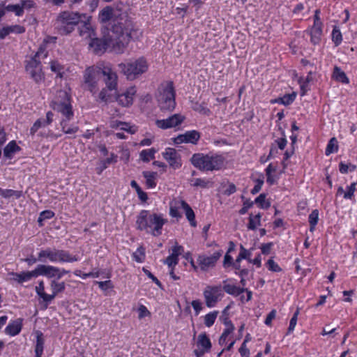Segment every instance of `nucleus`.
Segmentation results:
<instances>
[{
  "mask_svg": "<svg viewBox=\"0 0 357 357\" xmlns=\"http://www.w3.org/2000/svg\"><path fill=\"white\" fill-rule=\"evenodd\" d=\"M98 20L102 24L111 21V28L107 31H112L113 34L132 36L133 24L126 11L107 6L100 11Z\"/></svg>",
  "mask_w": 357,
  "mask_h": 357,
  "instance_id": "f257e3e1",
  "label": "nucleus"
},
{
  "mask_svg": "<svg viewBox=\"0 0 357 357\" xmlns=\"http://www.w3.org/2000/svg\"><path fill=\"white\" fill-rule=\"evenodd\" d=\"M101 76L104 77V81L107 89L116 90L117 85V75L109 66L103 67L92 66L88 67L84 73V82L85 88L92 93H95L98 89V82Z\"/></svg>",
  "mask_w": 357,
  "mask_h": 357,
  "instance_id": "f03ea898",
  "label": "nucleus"
},
{
  "mask_svg": "<svg viewBox=\"0 0 357 357\" xmlns=\"http://www.w3.org/2000/svg\"><path fill=\"white\" fill-rule=\"evenodd\" d=\"M132 36L123 34H113L107 31L102 38H95L91 40L89 47L96 54H103L107 49L116 54H122Z\"/></svg>",
  "mask_w": 357,
  "mask_h": 357,
  "instance_id": "7ed1b4c3",
  "label": "nucleus"
},
{
  "mask_svg": "<svg viewBox=\"0 0 357 357\" xmlns=\"http://www.w3.org/2000/svg\"><path fill=\"white\" fill-rule=\"evenodd\" d=\"M46 259H49L51 262L72 263L78 261L79 257L76 255H70L67 250L47 248L45 250H41L38 252V258L31 256L24 259V261L29 266H31L38 261L45 262Z\"/></svg>",
  "mask_w": 357,
  "mask_h": 357,
  "instance_id": "20e7f679",
  "label": "nucleus"
},
{
  "mask_svg": "<svg viewBox=\"0 0 357 357\" xmlns=\"http://www.w3.org/2000/svg\"><path fill=\"white\" fill-rule=\"evenodd\" d=\"M166 222L160 215L150 214L148 211L142 210L137 216L136 224L138 229L148 231L150 229L152 234L157 236L162 234V228Z\"/></svg>",
  "mask_w": 357,
  "mask_h": 357,
  "instance_id": "39448f33",
  "label": "nucleus"
},
{
  "mask_svg": "<svg viewBox=\"0 0 357 357\" xmlns=\"http://www.w3.org/2000/svg\"><path fill=\"white\" fill-rule=\"evenodd\" d=\"M191 163L201 171H213L220 169L225 158L218 154L195 153L190 159Z\"/></svg>",
  "mask_w": 357,
  "mask_h": 357,
  "instance_id": "423d86ee",
  "label": "nucleus"
},
{
  "mask_svg": "<svg viewBox=\"0 0 357 357\" xmlns=\"http://www.w3.org/2000/svg\"><path fill=\"white\" fill-rule=\"evenodd\" d=\"M82 20V15L78 12L65 10L61 12L56 20V29L61 35L72 33L75 26Z\"/></svg>",
  "mask_w": 357,
  "mask_h": 357,
  "instance_id": "0eeeda50",
  "label": "nucleus"
},
{
  "mask_svg": "<svg viewBox=\"0 0 357 357\" xmlns=\"http://www.w3.org/2000/svg\"><path fill=\"white\" fill-rule=\"evenodd\" d=\"M50 106L53 110L61 113L63 119H72L74 116L70 96L65 91H58Z\"/></svg>",
  "mask_w": 357,
  "mask_h": 357,
  "instance_id": "6e6552de",
  "label": "nucleus"
},
{
  "mask_svg": "<svg viewBox=\"0 0 357 357\" xmlns=\"http://www.w3.org/2000/svg\"><path fill=\"white\" fill-rule=\"evenodd\" d=\"M121 71L130 80L135 79L138 75L145 73L148 69V64L145 59L139 58L134 61L127 63L119 64Z\"/></svg>",
  "mask_w": 357,
  "mask_h": 357,
  "instance_id": "1a4fd4ad",
  "label": "nucleus"
},
{
  "mask_svg": "<svg viewBox=\"0 0 357 357\" xmlns=\"http://www.w3.org/2000/svg\"><path fill=\"white\" fill-rule=\"evenodd\" d=\"M157 99L161 110L172 111L175 108V91L172 82H169L159 91Z\"/></svg>",
  "mask_w": 357,
  "mask_h": 357,
  "instance_id": "9d476101",
  "label": "nucleus"
},
{
  "mask_svg": "<svg viewBox=\"0 0 357 357\" xmlns=\"http://www.w3.org/2000/svg\"><path fill=\"white\" fill-rule=\"evenodd\" d=\"M39 52H38L26 64V70L31 77L39 83L44 79V74L42 72L41 62L38 59Z\"/></svg>",
  "mask_w": 357,
  "mask_h": 357,
  "instance_id": "9b49d317",
  "label": "nucleus"
},
{
  "mask_svg": "<svg viewBox=\"0 0 357 357\" xmlns=\"http://www.w3.org/2000/svg\"><path fill=\"white\" fill-rule=\"evenodd\" d=\"M203 295L208 307H214L224 296L220 285L207 286L204 290Z\"/></svg>",
  "mask_w": 357,
  "mask_h": 357,
  "instance_id": "f8f14e48",
  "label": "nucleus"
},
{
  "mask_svg": "<svg viewBox=\"0 0 357 357\" xmlns=\"http://www.w3.org/2000/svg\"><path fill=\"white\" fill-rule=\"evenodd\" d=\"M223 252L222 250L215 251L211 256L206 255H199L197 259V263L202 271H207L208 269L213 268L218 260L222 256Z\"/></svg>",
  "mask_w": 357,
  "mask_h": 357,
  "instance_id": "ddd939ff",
  "label": "nucleus"
},
{
  "mask_svg": "<svg viewBox=\"0 0 357 357\" xmlns=\"http://www.w3.org/2000/svg\"><path fill=\"white\" fill-rule=\"evenodd\" d=\"M184 120V116L181 114H175L165 119L156 120L155 125L160 129L167 130L181 124Z\"/></svg>",
  "mask_w": 357,
  "mask_h": 357,
  "instance_id": "4468645a",
  "label": "nucleus"
},
{
  "mask_svg": "<svg viewBox=\"0 0 357 357\" xmlns=\"http://www.w3.org/2000/svg\"><path fill=\"white\" fill-rule=\"evenodd\" d=\"M163 158L168 162L174 169L180 168L182 165L180 154L173 148H167L162 153Z\"/></svg>",
  "mask_w": 357,
  "mask_h": 357,
  "instance_id": "2eb2a0df",
  "label": "nucleus"
},
{
  "mask_svg": "<svg viewBox=\"0 0 357 357\" xmlns=\"http://www.w3.org/2000/svg\"><path fill=\"white\" fill-rule=\"evenodd\" d=\"M199 138L200 133L198 131L190 130L174 138V142L176 144H179L181 143H191L196 144Z\"/></svg>",
  "mask_w": 357,
  "mask_h": 357,
  "instance_id": "dca6fc26",
  "label": "nucleus"
},
{
  "mask_svg": "<svg viewBox=\"0 0 357 357\" xmlns=\"http://www.w3.org/2000/svg\"><path fill=\"white\" fill-rule=\"evenodd\" d=\"M135 87H130L121 94H116L115 99L123 107H129L132 104L133 96L136 93Z\"/></svg>",
  "mask_w": 357,
  "mask_h": 357,
  "instance_id": "f3484780",
  "label": "nucleus"
},
{
  "mask_svg": "<svg viewBox=\"0 0 357 357\" xmlns=\"http://www.w3.org/2000/svg\"><path fill=\"white\" fill-rule=\"evenodd\" d=\"M36 270L31 271H22L20 273L10 272L8 275L10 276V280L17 282L19 284H22L24 282L31 280L33 278H36Z\"/></svg>",
  "mask_w": 357,
  "mask_h": 357,
  "instance_id": "a211bd4d",
  "label": "nucleus"
},
{
  "mask_svg": "<svg viewBox=\"0 0 357 357\" xmlns=\"http://www.w3.org/2000/svg\"><path fill=\"white\" fill-rule=\"evenodd\" d=\"M36 277L45 276L47 278H54L55 271H58V267L50 265L39 264L35 268Z\"/></svg>",
  "mask_w": 357,
  "mask_h": 357,
  "instance_id": "6ab92c4d",
  "label": "nucleus"
},
{
  "mask_svg": "<svg viewBox=\"0 0 357 357\" xmlns=\"http://www.w3.org/2000/svg\"><path fill=\"white\" fill-rule=\"evenodd\" d=\"M22 328V319H17L8 324L5 328L6 334L15 336L18 335Z\"/></svg>",
  "mask_w": 357,
  "mask_h": 357,
  "instance_id": "aec40b11",
  "label": "nucleus"
},
{
  "mask_svg": "<svg viewBox=\"0 0 357 357\" xmlns=\"http://www.w3.org/2000/svg\"><path fill=\"white\" fill-rule=\"evenodd\" d=\"M180 206L184 210L186 218L189 221L190 225L194 227H196L197 222L195 221V215L190 205L185 201L181 200Z\"/></svg>",
  "mask_w": 357,
  "mask_h": 357,
  "instance_id": "412c9836",
  "label": "nucleus"
},
{
  "mask_svg": "<svg viewBox=\"0 0 357 357\" xmlns=\"http://www.w3.org/2000/svg\"><path fill=\"white\" fill-rule=\"evenodd\" d=\"M296 96V93L295 92H293L292 93L285 94L282 97H279L278 98L271 100V103H278L284 105L285 106H288L294 101Z\"/></svg>",
  "mask_w": 357,
  "mask_h": 357,
  "instance_id": "4be33fe9",
  "label": "nucleus"
},
{
  "mask_svg": "<svg viewBox=\"0 0 357 357\" xmlns=\"http://www.w3.org/2000/svg\"><path fill=\"white\" fill-rule=\"evenodd\" d=\"M45 340L42 332H36V343L35 347V357H41L43 353Z\"/></svg>",
  "mask_w": 357,
  "mask_h": 357,
  "instance_id": "5701e85b",
  "label": "nucleus"
},
{
  "mask_svg": "<svg viewBox=\"0 0 357 357\" xmlns=\"http://www.w3.org/2000/svg\"><path fill=\"white\" fill-rule=\"evenodd\" d=\"M45 286L43 281H40L38 285L36 287V291L37 294L43 299V301L47 305L54 299V296H50L45 292Z\"/></svg>",
  "mask_w": 357,
  "mask_h": 357,
  "instance_id": "b1692460",
  "label": "nucleus"
},
{
  "mask_svg": "<svg viewBox=\"0 0 357 357\" xmlns=\"http://www.w3.org/2000/svg\"><path fill=\"white\" fill-rule=\"evenodd\" d=\"M21 150V148L16 144L15 140L10 141L3 149L4 157L7 158H12L13 154L15 152H18Z\"/></svg>",
  "mask_w": 357,
  "mask_h": 357,
  "instance_id": "393cba45",
  "label": "nucleus"
},
{
  "mask_svg": "<svg viewBox=\"0 0 357 357\" xmlns=\"http://www.w3.org/2000/svg\"><path fill=\"white\" fill-rule=\"evenodd\" d=\"M117 162V155L114 153H111L109 158L102 160L100 162L99 166L96 167V172L100 174L104 169H105L109 165L116 163Z\"/></svg>",
  "mask_w": 357,
  "mask_h": 357,
  "instance_id": "a878e982",
  "label": "nucleus"
},
{
  "mask_svg": "<svg viewBox=\"0 0 357 357\" xmlns=\"http://www.w3.org/2000/svg\"><path fill=\"white\" fill-rule=\"evenodd\" d=\"M142 175L146 179V185L148 188H153L156 186L157 172L144 171Z\"/></svg>",
  "mask_w": 357,
  "mask_h": 357,
  "instance_id": "bb28decb",
  "label": "nucleus"
},
{
  "mask_svg": "<svg viewBox=\"0 0 357 357\" xmlns=\"http://www.w3.org/2000/svg\"><path fill=\"white\" fill-rule=\"evenodd\" d=\"M322 34V25L313 24L310 30L311 42L314 44H318L321 40Z\"/></svg>",
  "mask_w": 357,
  "mask_h": 357,
  "instance_id": "cd10ccee",
  "label": "nucleus"
},
{
  "mask_svg": "<svg viewBox=\"0 0 357 357\" xmlns=\"http://www.w3.org/2000/svg\"><path fill=\"white\" fill-rule=\"evenodd\" d=\"M50 287L52 291L50 296H54V298L57 294L65 291L66 284L64 282H58L56 280H52L50 282Z\"/></svg>",
  "mask_w": 357,
  "mask_h": 357,
  "instance_id": "c85d7f7f",
  "label": "nucleus"
},
{
  "mask_svg": "<svg viewBox=\"0 0 357 357\" xmlns=\"http://www.w3.org/2000/svg\"><path fill=\"white\" fill-rule=\"evenodd\" d=\"M222 290H224L228 294L237 296L244 292L243 287H236L233 284H225L222 287Z\"/></svg>",
  "mask_w": 357,
  "mask_h": 357,
  "instance_id": "c756f323",
  "label": "nucleus"
},
{
  "mask_svg": "<svg viewBox=\"0 0 357 357\" xmlns=\"http://www.w3.org/2000/svg\"><path fill=\"white\" fill-rule=\"evenodd\" d=\"M333 77L335 80L342 83L348 84L349 82V78L346 75L345 73L337 66H335L334 68Z\"/></svg>",
  "mask_w": 357,
  "mask_h": 357,
  "instance_id": "7c9ffc66",
  "label": "nucleus"
},
{
  "mask_svg": "<svg viewBox=\"0 0 357 357\" xmlns=\"http://www.w3.org/2000/svg\"><path fill=\"white\" fill-rule=\"evenodd\" d=\"M197 344L206 351H208L211 348V340L205 333L199 335Z\"/></svg>",
  "mask_w": 357,
  "mask_h": 357,
  "instance_id": "2f4dec72",
  "label": "nucleus"
},
{
  "mask_svg": "<svg viewBox=\"0 0 357 357\" xmlns=\"http://www.w3.org/2000/svg\"><path fill=\"white\" fill-rule=\"evenodd\" d=\"M70 119H63L61 121V126L62 131L66 134H75L79 130V128L77 126L72 125L71 126H68V121Z\"/></svg>",
  "mask_w": 357,
  "mask_h": 357,
  "instance_id": "473e14b6",
  "label": "nucleus"
},
{
  "mask_svg": "<svg viewBox=\"0 0 357 357\" xmlns=\"http://www.w3.org/2000/svg\"><path fill=\"white\" fill-rule=\"evenodd\" d=\"M192 109L195 112H197L200 114H204L206 116H210L211 114V110L206 107L205 102H195L192 107Z\"/></svg>",
  "mask_w": 357,
  "mask_h": 357,
  "instance_id": "72a5a7b5",
  "label": "nucleus"
},
{
  "mask_svg": "<svg viewBox=\"0 0 357 357\" xmlns=\"http://www.w3.org/2000/svg\"><path fill=\"white\" fill-rule=\"evenodd\" d=\"M261 224V214L258 213L253 216L252 214L250 215L249 222L248 224V229L250 230H255L257 225Z\"/></svg>",
  "mask_w": 357,
  "mask_h": 357,
  "instance_id": "f704fd0d",
  "label": "nucleus"
},
{
  "mask_svg": "<svg viewBox=\"0 0 357 357\" xmlns=\"http://www.w3.org/2000/svg\"><path fill=\"white\" fill-rule=\"evenodd\" d=\"M308 220L310 223V231L312 232L319 220V211L317 209H314L311 212L309 215Z\"/></svg>",
  "mask_w": 357,
  "mask_h": 357,
  "instance_id": "c9c22d12",
  "label": "nucleus"
},
{
  "mask_svg": "<svg viewBox=\"0 0 357 357\" xmlns=\"http://www.w3.org/2000/svg\"><path fill=\"white\" fill-rule=\"evenodd\" d=\"M337 140L335 137H332L327 144L325 153L326 155H329L333 153L337 152Z\"/></svg>",
  "mask_w": 357,
  "mask_h": 357,
  "instance_id": "e433bc0d",
  "label": "nucleus"
},
{
  "mask_svg": "<svg viewBox=\"0 0 357 357\" xmlns=\"http://www.w3.org/2000/svg\"><path fill=\"white\" fill-rule=\"evenodd\" d=\"M191 181L193 182L192 183H191V185L194 187H200L202 188H210L212 186L213 184V183L211 182L210 181L200 178L192 179L191 180Z\"/></svg>",
  "mask_w": 357,
  "mask_h": 357,
  "instance_id": "4c0bfd02",
  "label": "nucleus"
},
{
  "mask_svg": "<svg viewBox=\"0 0 357 357\" xmlns=\"http://www.w3.org/2000/svg\"><path fill=\"white\" fill-rule=\"evenodd\" d=\"M156 151L152 148L148 150H143L140 153V158L142 161L148 162L151 159L154 158Z\"/></svg>",
  "mask_w": 357,
  "mask_h": 357,
  "instance_id": "58836bf2",
  "label": "nucleus"
},
{
  "mask_svg": "<svg viewBox=\"0 0 357 357\" xmlns=\"http://www.w3.org/2000/svg\"><path fill=\"white\" fill-rule=\"evenodd\" d=\"M5 9L9 12H14L15 15L20 17L23 15V10L21 3L17 4H9L5 7Z\"/></svg>",
  "mask_w": 357,
  "mask_h": 357,
  "instance_id": "ea45409f",
  "label": "nucleus"
},
{
  "mask_svg": "<svg viewBox=\"0 0 357 357\" xmlns=\"http://www.w3.org/2000/svg\"><path fill=\"white\" fill-rule=\"evenodd\" d=\"M22 195V191L14 190L11 189L3 190L1 196L4 198H10L15 197L16 199H19Z\"/></svg>",
  "mask_w": 357,
  "mask_h": 357,
  "instance_id": "a19ab883",
  "label": "nucleus"
},
{
  "mask_svg": "<svg viewBox=\"0 0 357 357\" xmlns=\"http://www.w3.org/2000/svg\"><path fill=\"white\" fill-rule=\"evenodd\" d=\"M218 314V311H213L212 312L207 314L204 317V324L207 327H211V326H213L216 319Z\"/></svg>",
  "mask_w": 357,
  "mask_h": 357,
  "instance_id": "79ce46f5",
  "label": "nucleus"
},
{
  "mask_svg": "<svg viewBox=\"0 0 357 357\" xmlns=\"http://www.w3.org/2000/svg\"><path fill=\"white\" fill-rule=\"evenodd\" d=\"M265 200L266 194L261 193L255 199V203L258 204L259 207L266 209L271 206V203L269 202H265Z\"/></svg>",
  "mask_w": 357,
  "mask_h": 357,
  "instance_id": "37998d69",
  "label": "nucleus"
},
{
  "mask_svg": "<svg viewBox=\"0 0 357 357\" xmlns=\"http://www.w3.org/2000/svg\"><path fill=\"white\" fill-rule=\"evenodd\" d=\"M332 39L335 46H338L342 41V33L337 26H335L332 31Z\"/></svg>",
  "mask_w": 357,
  "mask_h": 357,
  "instance_id": "c03bdc74",
  "label": "nucleus"
},
{
  "mask_svg": "<svg viewBox=\"0 0 357 357\" xmlns=\"http://www.w3.org/2000/svg\"><path fill=\"white\" fill-rule=\"evenodd\" d=\"M116 126L120 127V129L122 130L127 131L130 134H134L137 131V128L135 126H130L129 123L122 121H119L116 123Z\"/></svg>",
  "mask_w": 357,
  "mask_h": 357,
  "instance_id": "a18cd8bd",
  "label": "nucleus"
},
{
  "mask_svg": "<svg viewBox=\"0 0 357 357\" xmlns=\"http://www.w3.org/2000/svg\"><path fill=\"white\" fill-rule=\"evenodd\" d=\"M234 326H231V327H227L224 330L219 339V344L220 345H223L226 343L228 335L234 331Z\"/></svg>",
  "mask_w": 357,
  "mask_h": 357,
  "instance_id": "49530a36",
  "label": "nucleus"
},
{
  "mask_svg": "<svg viewBox=\"0 0 357 357\" xmlns=\"http://www.w3.org/2000/svg\"><path fill=\"white\" fill-rule=\"evenodd\" d=\"M133 259L137 262H142L145 258L144 249L142 247H139L136 252L132 254Z\"/></svg>",
  "mask_w": 357,
  "mask_h": 357,
  "instance_id": "de8ad7c7",
  "label": "nucleus"
},
{
  "mask_svg": "<svg viewBox=\"0 0 357 357\" xmlns=\"http://www.w3.org/2000/svg\"><path fill=\"white\" fill-rule=\"evenodd\" d=\"M266 266L268 269L273 272H280L282 271V268L279 266V265L275 262L273 258L269 259L266 262Z\"/></svg>",
  "mask_w": 357,
  "mask_h": 357,
  "instance_id": "09e8293b",
  "label": "nucleus"
},
{
  "mask_svg": "<svg viewBox=\"0 0 357 357\" xmlns=\"http://www.w3.org/2000/svg\"><path fill=\"white\" fill-rule=\"evenodd\" d=\"M356 168V166L354 165H346L344 162H341L339 164V170L342 174H347L349 170L350 172L354 171Z\"/></svg>",
  "mask_w": 357,
  "mask_h": 357,
  "instance_id": "8fccbe9b",
  "label": "nucleus"
},
{
  "mask_svg": "<svg viewBox=\"0 0 357 357\" xmlns=\"http://www.w3.org/2000/svg\"><path fill=\"white\" fill-rule=\"evenodd\" d=\"M298 314H299V310L297 309L290 320L289 326L288 328V333H291L294 330L296 323H297V319H298Z\"/></svg>",
  "mask_w": 357,
  "mask_h": 357,
  "instance_id": "3c124183",
  "label": "nucleus"
},
{
  "mask_svg": "<svg viewBox=\"0 0 357 357\" xmlns=\"http://www.w3.org/2000/svg\"><path fill=\"white\" fill-rule=\"evenodd\" d=\"M98 98L102 102H105V103H107L110 101L112 96L110 94H108L107 90L106 89H102L101 91L99 93Z\"/></svg>",
  "mask_w": 357,
  "mask_h": 357,
  "instance_id": "603ef678",
  "label": "nucleus"
},
{
  "mask_svg": "<svg viewBox=\"0 0 357 357\" xmlns=\"http://www.w3.org/2000/svg\"><path fill=\"white\" fill-rule=\"evenodd\" d=\"M42 126H45V124L44 123H43L42 119H38V120H36L35 121V123L31 128L30 134L31 135H33L38 131V130Z\"/></svg>",
  "mask_w": 357,
  "mask_h": 357,
  "instance_id": "864d4df0",
  "label": "nucleus"
},
{
  "mask_svg": "<svg viewBox=\"0 0 357 357\" xmlns=\"http://www.w3.org/2000/svg\"><path fill=\"white\" fill-rule=\"evenodd\" d=\"M20 3L23 10L24 9L29 10L32 8L36 7V3L33 0H20Z\"/></svg>",
  "mask_w": 357,
  "mask_h": 357,
  "instance_id": "5fc2aeb1",
  "label": "nucleus"
},
{
  "mask_svg": "<svg viewBox=\"0 0 357 357\" xmlns=\"http://www.w3.org/2000/svg\"><path fill=\"white\" fill-rule=\"evenodd\" d=\"M96 283L102 291H106L108 289H112L114 287L111 280L96 282Z\"/></svg>",
  "mask_w": 357,
  "mask_h": 357,
  "instance_id": "6e6d98bb",
  "label": "nucleus"
},
{
  "mask_svg": "<svg viewBox=\"0 0 357 357\" xmlns=\"http://www.w3.org/2000/svg\"><path fill=\"white\" fill-rule=\"evenodd\" d=\"M178 262V258L170 255L165 260V264H167L169 267H174Z\"/></svg>",
  "mask_w": 357,
  "mask_h": 357,
  "instance_id": "4d7b16f0",
  "label": "nucleus"
},
{
  "mask_svg": "<svg viewBox=\"0 0 357 357\" xmlns=\"http://www.w3.org/2000/svg\"><path fill=\"white\" fill-rule=\"evenodd\" d=\"M356 183H352L349 187L347 191L344 195V199H351L354 196V193L356 191Z\"/></svg>",
  "mask_w": 357,
  "mask_h": 357,
  "instance_id": "13d9d810",
  "label": "nucleus"
},
{
  "mask_svg": "<svg viewBox=\"0 0 357 357\" xmlns=\"http://www.w3.org/2000/svg\"><path fill=\"white\" fill-rule=\"evenodd\" d=\"M9 29V33H23L25 32V28L20 25H12V26H8Z\"/></svg>",
  "mask_w": 357,
  "mask_h": 357,
  "instance_id": "bf43d9fd",
  "label": "nucleus"
},
{
  "mask_svg": "<svg viewBox=\"0 0 357 357\" xmlns=\"http://www.w3.org/2000/svg\"><path fill=\"white\" fill-rule=\"evenodd\" d=\"M143 272L145 273V275L150 278L157 286L159 287H162L161 282L158 280V279L155 277L149 270H147L145 268H142Z\"/></svg>",
  "mask_w": 357,
  "mask_h": 357,
  "instance_id": "052dcab7",
  "label": "nucleus"
},
{
  "mask_svg": "<svg viewBox=\"0 0 357 357\" xmlns=\"http://www.w3.org/2000/svg\"><path fill=\"white\" fill-rule=\"evenodd\" d=\"M255 182H256V185H255V187L252 189L251 190V193L252 195H255L257 193H258L261 189V187L264 184V179L263 178H257L255 180Z\"/></svg>",
  "mask_w": 357,
  "mask_h": 357,
  "instance_id": "680f3d73",
  "label": "nucleus"
},
{
  "mask_svg": "<svg viewBox=\"0 0 357 357\" xmlns=\"http://www.w3.org/2000/svg\"><path fill=\"white\" fill-rule=\"evenodd\" d=\"M254 202L250 199H246L243 202V207L240 209L239 213L243 215L247 213L248 210L253 206Z\"/></svg>",
  "mask_w": 357,
  "mask_h": 357,
  "instance_id": "e2e57ef3",
  "label": "nucleus"
},
{
  "mask_svg": "<svg viewBox=\"0 0 357 357\" xmlns=\"http://www.w3.org/2000/svg\"><path fill=\"white\" fill-rule=\"evenodd\" d=\"M312 71L310 70V71L308 72V75L306 77V78L305 79V82L303 83H301V79H300L301 89L303 91V93L305 91V87L307 86L308 83L310 82L312 80Z\"/></svg>",
  "mask_w": 357,
  "mask_h": 357,
  "instance_id": "0e129e2a",
  "label": "nucleus"
},
{
  "mask_svg": "<svg viewBox=\"0 0 357 357\" xmlns=\"http://www.w3.org/2000/svg\"><path fill=\"white\" fill-rule=\"evenodd\" d=\"M241 257L243 259H247L249 261V259H250L251 252L248 250H246L242 245L240 246V252Z\"/></svg>",
  "mask_w": 357,
  "mask_h": 357,
  "instance_id": "69168bd1",
  "label": "nucleus"
},
{
  "mask_svg": "<svg viewBox=\"0 0 357 357\" xmlns=\"http://www.w3.org/2000/svg\"><path fill=\"white\" fill-rule=\"evenodd\" d=\"M192 307L195 311L196 315H198L202 310V304L199 300H194L191 303Z\"/></svg>",
  "mask_w": 357,
  "mask_h": 357,
  "instance_id": "338daca9",
  "label": "nucleus"
},
{
  "mask_svg": "<svg viewBox=\"0 0 357 357\" xmlns=\"http://www.w3.org/2000/svg\"><path fill=\"white\" fill-rule=\"evenodd\" d=\"M44 220L51 219L54 216V213L50 210L42 211L39 215Z\"/></svg>",
  "mask_w": 357,
  "mask_h": 357,
  "instance_id": "774afa93",
  "label": "nucleus"
}]
</instances>
